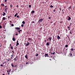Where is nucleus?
Segmentation results:
<instances>
[{"mask_svg":"<svg viewBox=\"0 0 75 75\" xmlns=\"http://www.w3.org/2000/svg\"><path fill=\"white\" fill-rule=\"evenodd\" d=\"M18 42V40H17V42Z\"/></svg>","mask_w":75,"mask_h":75,"instance_id":"63","label":"nucleus"},{"mask_svg":"<svg viewBox=\"0 0 75 75\" xmlns=\"http://www.w3.org/2000/svg\"><path fill=\"white\" fill-rule=\"evenodd\" d=\"M14 16H15V17H16V16H17V15H16V14H15L14 15Z\"/></svg>","mask_w":75,"mask_h":75,"instance_id":"47","label":"nucleus"},{"mask_svg":"<svg viewBox=\"0 0 75 75\" xmlns=\"http://www.w3.org/2000/svg\"><path fill=\"white\" fill-rule=\"evenodd\" d=\"M15 29H16V30H20V28L19 27H16L15 28Z\"/></svg>","mask_w":75,"mask_h":75,"instance_id":"9","label":"nucleus"},{"mask_svg":"<svg viewBox=\"0 0 75 75\" xmlns=\"http://www.w3.org/2000/svg\"><path fill=\"white\" fill-rule=\"evenodd\" d=\"M8 18H10V16H8Z\"/></svg>","mask_w":75,"mask_h":75,"instance_id":"55","label":"nucleus"},{"mask_svg":"<svg viewBox=\"0 0 75 75\" xmlns=\"http://www.w3.org/2000/svg\"><path fill=\"white\" fill-rule=\"evenodd\" d=\"M62 13L63 14H64V12H63Z\"/></svg>","mask_w":75,"mask_h":75,"instance_id":"59","label":"nucleus"},{"mask_svg":"<svg viewBox=\"0 0 75 75\" xmlns=\"http://www.w3.org/2000/svg\"><path fill=\"white\" fill-rule=\"evenodd\" d=\"M69 54L70 56H71L72 55V53Z\"/></svg>","mask_w":75,"mask_h":75,"instance_id":"24","label":"nucleus"},{"mask_svg":"<svg viewBox=\"0 0 75 75\" xmlns=\"http://www.w3.org/2000/svg\"><path fill=\"white\" fill-rule=\"evenodd\" d=\"M1 67H3V64H1Z\"/></svg>","mask_w":75,"mask_h":75,"instance_id":"43","label":"nucleus"},{"mask_svg":"<svg viewBox=\"0 0 75 75\" xmlns=\"http://www.w3.org/2000/svg\"><path fill=\"white\" fill-rule=\"evenodd\" d=\"M50 7H52V8H53V7H54V6H52V5H51L50 6Z\"/></svg>","mask_w":75,"mask_h":75,"instance_id":"28","label":"nucleus"},{"mask_svg":"<svg viewBox=\"0 0 75 75\" xmlns=\"http://www.w3.org/2000/svg\"><path fill=\"white\" fill-rule=\"evenodd\" d=\"M11 69H8L7 70V72H11Z\"/></svg>","mask_w":75,"mask_h":75,"instance_id":"2","label":"nucleus"},{"mask_svg":"<svg viewBox=\"0 0 75 75\" xmlns=\"http://www.w3.org/2000/svg\"><path fill=\"white\" fill-rule=\"evenodd\" d=\"M55 54V52L53 53V54Z\"/></svg>","mask_w":75,"mask_h":75,"instance_id":"54","label":"nucleus"},{"mask_svg":"<svg viewBox=\"0 0 75 75\" xmlns=\"http://www.w3.org/2000/svg\"><path fill=\"white\" fill-rule=\"evenodd\" d=\"M16 58H16H17V57H16V58Z\"/></svg>","mask_w":75,"mask_h":75,"instance_id":"64","label":"nucleus"},{"mask_svg":"<svg viewBox=\"0 0 75 75\" xmlns=\"http://www.w3.org/2000/svg\"><path fill=\"white\" fill-rule=\"evenodd\" d=\"M28 64V62H26V64Z\"/></svg>","mask_w":75,"mask_h":75,"instance_id":"58","label":"nucleus"},{"mask_svg":"<svg viewBox=\"0 0 75 75\" xmlns=\"http://www.w3.org/2000/svg\"><path fill=\"white\" fill-rule=\"evenodd\" d=\"M49 45H50V44L49 43V42H47L46 43V45H48V46Z\"/></svg>","mask_w":75,"mask_h":75,"instance_id":"16","label":"nucleus"},{"mask_svg":"<svg viewBox=\"0 0 75 75\" xmlns=\"http://www.w3.org/2000/svg\"><path fill=\"white\" fill-rule=\"evenodd\" d=\"M67 28H71V27H69V26H67Z\"/></svg>","mask_w":75,"mask_h":75,"instance_id":"32","label":"nucleus"},{"mask_svg":"<svg viewBox=\"0 0 75 75\" xmlns=\"http://www.w3.org/2000/svg\"><path fill=\"white\" fill-rule=\"evenodd\" d=\"M42 21H43V18H41V19H39V21H38V23L39 24H40V23H41V22H42Z\"/></svg>","mask_w":75,"mask_h":75,"instance_id":"1","label":"nucleus"},{"mask_svg":"<svg viewBox=\"0 0 75 75\" xmlns=\"http://www.w3.org/2000/svg\"><path fill=\"white\" fill-rule=\"evenodd\" d=\"M49 19H51V17H49Z\"/></svg>","mask_w":75,"mask_h":75,"instance_id":"56","label":"nucleus"},{"mask_svg":"<svg viewBox=\"0 0 75 75\" xmlns=\"http://www.w3.org/2000/svg\"><path fill=\"white\" fill-rule=\"evenodd\" d=\"M22 31V30H17V31H18V32H19V34H20V31Z\"/></svg>","mask_w":75,"mask_h":75,"instance_id":"15","label":"nucleus"},{"mask_svg":"<svg viewBox=\"0 0 75 75\" xmlns=\"http://www.w3.org/2000/svg\"><path fill=\"white\" fill-rule=\"evenodd\" d=\"M69 30H70V28H69Z\"/></svg>","mask_w":75,"mask_h":75,"instance_id":"62","label":"nucleus"},{"mask_svg":"<svg viewBox=\"0 0 75 75\" xmlns=\"http://www.w3.org/2000/svg\"><path fill=\"white\" fill-rule=\"evenodd\" d=\"M38 55V54H36V56L37 57Z\"/></svg>","mask_w":75,"mask_h":75,"instance_id":"42","label":"nucleus"},{"mask_svg":"<svg viewBox=\"0 0 75 75\" xmlns=\"http://www.w3.org/2000/svg\"><path fill=\"white\" fill-rule=\"evenodd\" d=\"M14 51H15L14 50L12 51V52H13V54H14Z\"/></svg>","mask_w":75,"mask_h":75,"instance_id":"20","label":"nucleus"},{"mask_svg":"<svg viewBox=\"0 0 75 75\" xmlns=\"http://www.w3.org/2000/svg\"><path fill=\"white\" fill-rule=\"evenodd\" d=\"M10 47L11 49V50H13V47L12 46H11Z\"/></svg>","mask_w":75,"mask_h":75,"instance_id":"12","label":"nucleus"},{"mask_svg":"<svg viewBox=\"0 0 75 75\" xmlns=\"http://www.w3.org/2000/svg\"><path fill=\"white\" fill-rule=\"evenodd\" d=\"M67 52H68L67 51L65 50L64 52V53H67Z\"/></svg>","mask_w":75,"mask_h":75,"instance_id":"26","label":"nucleus"},{"mask_svg":"<svg viewBox=\"0 0 75 75\" xmlns=\"http://www.w3.org/2000/svg\"><path fill=\"white\" fill-rule=\"evenodd\" d=\"M25 57L26 58V59H28V57H27V55H26L25 56Z\"/></svg>","mask_w":75,"mask_h":75,"instance_id":"19","label":"nucleus"},{"mask_svg":"<svg viewBox=\"0 0 75 75\" xmlns=\"http://www.w3.org/2000/svg\"><path fill=\"white\" fill-rule=\"evenodd\" d=\"M59 10L60 11H61V8H59Z\"/></svg>","mask_w":75,"mask_h":75,"instance_id":"52","label":"nucleus"},{"mask_svg":"<svg viewBox=\"0 0 75 75\" xmlns=\"http://www.w3.org/2000/svg\"><path fill=\"white\" fill-rule=\"evenodd\" d=\"M6 13H4V12H3V16H6Z\"/></svg>","mask_w":75,"mask_h":75,"instance_id":"11","label":"nucleus"},{"mask_svg":"<svg viewBox=\"0 0 75 75\" xmlns=\"http://www.w3.org/2000/svg\"><path fill=\"white\" fill-rule=\"evenodd\" d=\"M2 28V26L1 25H0V28Z\"/></svg>","mask_w":75,"mask_h":75,"instance_id":"41","label":"nucleus"},{"mask_svg":"<svg viewBox=\"0 0 75 75\" xmlns=\"http://www.w3.org/2000/svg\"><path fill=\"white\" fill-rule=\"evenodd\" d=\"M10 23H12V21H10Z\"/></svg>","mask_w":75,"mask_h":75,"instance_id":"61","label":"nucleus"},{"mask_svg":"<svg viewBox=\"0 0 75 75\" xmlns=\"http://www.w3.org/2000/svg\"><path fill=\"white\" fill-rule=\"evenodd\" d=\"M48 55V54H45V57H47V55Z\"/></svg>","mask_w":75,"mask_h":75,"instance_id":"18","label":"nucleus"},{"mask_svg":"<svg viewBox=\"0 0 75 75\" xmlns=\"http://www.w3.org/2000/svg\"><path fill=\"white\" fill-rule=\"evenodd\" d=\"M15 35H18V34L16 33Z\"/></svg>","mask_w":75,"mask_h":75,"instance_id":"48","label":"nucleus"},{"mask_svg":"<svg viewBox=\"0 0 75 75\" xmlns=\"http://www.w3.org/2000/svg\"><path fill=\"white\" fill-rule=\"evenodd\" d=\"M12 40L13 41H16V39L15 38H12Z\"/></svg>","mask_w":75,"mask_h":75,"instance_id":"13","label":"nucleus"},{"mask_svg":"<svg viewBox=\"0 0 75 75\" xmlns=\"http://www.w3.org/2000/svg\"><path fill=\"white\" fill-rule=\"evenodd\" d=\"M8 7V6H5V8H7V7Z\"/></svg>","mask_w":75,"mask_h":75,"instance_id":"38","label":"nucleus"},{"mask_svg":"<svg viewBox=\"0 0 75 75\" xmlns=\"http://www.w3.org/2000/svg\"><path fill=\"white\" fill-rule=\"evenodd\" d=\"M22 23H23V25H24V24H25V21H23L22 22Z\"/></svg>","mask_w":75,"mask_h":75,"instance_id":"17","label":"nucleus"},{"mask_svg":"<svg viewBox=\"0 0 75 75\" xmlns=\"http://www.w3.org/2000/svg\"><path fill=\"white\" fill-rule=\"evenodd\" d=\"M17 18H19V16H17Z\"/></svg>","mask_w":75,"mask_h":75,"instance_id":"45","label":"nucleus"},{"mask_svg":"<svg viewBox=\"0 0 75 75\" xmlns=\"http://www.w3.org/2000/svg\"><path fill=\"white\" fill-rule=\"evenodd\" d=\"M68 17L69 18L68 19V20H71V17L69 16H68Z\"/></svg>","mask_w":75,"mask_h":75,"instance_id":"8","label":"nucleus"},{"mask_svg":"<svg viewBox=\"0 0 75 75\" xmlns=\"http://www.w3.org/2000/svg\"><path fill=\"white\" fill-rule=\"evenodd\" d=\"M1 5L2 7H4V4L3 3H2Z\"/></svg>","mask_w":75,"mask_h":75,"instance_id":"6","label":"nucleus"},{"mask_svg":"<svg viewBox=\"0 0 75 75\" xmlns=\"http://www.w3.org/2000/svg\"><path fill=\"white\" fill-rule=\"evenodd\" d=\"M57 39H58V40L60 39L61 38H60V37L59 35H57Z\"/></svg>","mask_w":75,"mask_h":75,"instance_id":"4","label":"nucleus"},{"mask_svg":"<svg viewBox=\"0 0 75 75\" xmlns=\"http://www.w3.org/2000/svg\"><path fill=\"white\" fill-rule=\"evenodd\" d=\"M62 23H63V21H62L60 22V23L61 24Z\"/></svg>","mask_w":75,"mask_h":75,"instance_id":"35","label":"nucleus"},{"mask_svg":"<svg viewBox=\"0 0 75 75\" xmlns=\"http://www.w3.org/2000/svg\"><path fill=\"white\" fill-rule=\"evenodd\" d=\"M6 19V18L5 17H4L3 18V20H5V19Z\"/></svg>","mask_w":75,"mask_h":75,"instance_id":"21","label":"nucleus"},{"mask_svg":"<svg viewBox=\"0 0 75 75\" xmlns=\"http://www.w3.org/2000/svg\"><path fill=\"white\" fill-rule=\"evenodd\" d=\"M69 8H71V6H70L69 7Z\"/></svg>","mask_w":75,"mask_h":75,"instance_id":"46","label":"nucleus"},{"mask_svg":"<svg viewBox=\"0 0 75 75\" xmlns=\"http://www.w3.org/2000/svg\"><path fill=\"white\" fill-rule=\"evenodd\" d=\"M32 23H33V24H34L35 23V21H33L32 22H31Z\"/></svg>","mask_w":75,"mask_h":75,"instance_id":"25","label":"nucleus"},{"mask_svg":"<svg viewBox=\"0 0 75 75\" xmlns=\"http://www.w3.org/2000/svg\"><path fill=\"white\" fill-rule=\"evenodd\" d=\"M29 8H31V5H30L29 6Z\"/></svg>","mask_w":75,"mask_h":75,"instance_id":"27","label":"nucleus"},{"mask_svg":"<svg viewBox=\"0 0 75 75\" xmlns=\"http://www.w3.org/2000/svg\"><path fill=\"white\" fill-rule=\"evenodd\" d=\"M10 8H11L12 7H13V6H12V5H11V4H10Z\"/></svg>","mask_w":75,"mask_h":75,"instance_id":"29","label":"nucleus"},{"mask_svg":"<svg viewBox=\"0 0 75 75\" xmlns=\"http://www.w3.org/2000/svg\"><path fill=\"white\" fill-rule=\"evenodd\" d=\"M56 11V10H55V9H54L53 11L54 12H55Z\"/></svg>","mask_w":75,"mask_h":75,"instance_id":"39","label":"nucleus"},{"mask_svg":"<svg viewBox=\"0 0 75 75\" xmlns=\"http://www.w3.org/2000/svg\"><path fill=\"white\" fill-rule=\"evenodd\" d=\"M11 26H14V24H11Z\"/></svg>","mask_w":75,"mask_h":75,"instance_id":"40","label":"nucleus"},{"mask_svg":"<svg viewBox=\"0 0 75 75\" xmlns=\"http://www.w3.org/2000/svg\"><path fill=\"white\" fill-rule=\"evenodd\" d=\"M21 27H24V25L22 24L21 25Z\"/></svg>","mask_w":75,"mask_h":75,"instance_id":"30","label":"nucleus"},{"mask_svg":"<svg viewBox=\"0 0 75 75\" xmlns=\"http://www.w3.org/2000/svg\"><path fill=\"white\" fill-rule=\"evenodd\" d=\"M13 65V64H11V65L12 67H14V66Z\"/></svg>","mask_w":75,"mask_h":75,"instance_id":"34","label":"nucleus"},{"mask_svg":"<svg viewBox=\"0 0 75 75\" xmlns=\"http://www.w3.org/2000/svg\"><path fill=\"white\" fill-rule=\"evenodd\" d=\"M48 39L50 40V41H51V40L52 39V38H48Z\"/></svg>","mask_w":75,"mask_h":75,"instance_id":"10","label":"nucleus"},{"mask_svg":"<svg viewBox=\"0 0 75 75\" xmlns=\"http://www.w3.org/2000/svg\"><path fill=\"white\" fill-rule=\"evenodd\" d=\"M5 63L4 62H3L2 64H4Z\"/></svg>","mask_w":75,"mask_h":75,"instance_id":"60","label":"nucleus"},{"mask_svg":"<svg viewBox=\"0 0 75 75\" xmlns=\"http://www.w3.org/2000/svg\"><path fill=\"white\" fill-rule=\"evenodd\" d=\"M10 61V60H9V59L7 60V62H8V61Z\"/></svg>","mask_w":75,"mask_h":75,"instance_id":"53","label":"nucleus"},{"mask_svg":"<svg viewBox=\"0 0 75 75\" xmlns=\"http://www.w3.org/2000/svg\"><path fill=\"white\" fill-rule=\"evenodd\" d=\"M16 16H17V15H18V13H16Z\"/></svg>","mask_w":75,"mask_h":75,"instance_id":"51","label":"nucleus"},{"mask_svg":"<svg viewBox=\"0 0 75 75\" xmlns=\"http://www.w3.org/2000/svg\"><path fill=\"white\" fill-rule=\"evenodd\" d=\"M7 0H5L4 2H7Z\"/></svg>","mask_w":75,"mask_h":75,"instance_id":"49","label":"nucleus"},{"mask_svg":"<svg viewBox=\"0 0 75 75\" xmlns=\"http://www.w3.org/2000/svg\"><path fill=\"white\" fill-rule=\"evenodd\" d=\"M35 12V11H32L31 12V14H34V13Z\"/></svg>","mask_w":75,"mask_h":75,"instance_id":"5","label":"nucleus"},{"mask_svg":"<svg viewBox=\"0 0 75 75\" xmlns=\"http://www.w3.org/2000/svg\"><path fill=\"white\" fill-rule=\"evenodd\" d=\"M19 45V43L18 42H16V46H17L18 45Z\"/></svg>","mask_w":75,"mask_h":75,"instance_id":"14","label":"nucleus"},{"mask_svg":"<svg viewBox=\"0 0 75 75\" xmlns=\"http://www.w3.org/2000/svg\"><path fill=\"white\" fill-rule=\"evenodd\" d=\"M7 9H8V8H6L4 9V10L6 13H7Z\"/></svg>","mask_w":75,"mask_h":75,"instance_id":"3","label":"nucleus"},{"mask_svg":"<svg viewBox=\"0 0 75 75\" xmlns=\"http://www.w3.org/2000/svg\"><path fill=\"white\" fill-rule=\"evenodd\" d=\"M70 33L71 34H72V32H71V30H70Z\"/></svg>","mask_w":75,"mask_h":75,"instance_id":"37","label":"nucleus"},{"mask_svg":"<svg viewBox=\"0 0 75 75\" xmlns=\"http://www.w3.org/2000/svg\"><path fill=\"white\" fill-rule=\"evenodd\" d=\"M13 60H14V61H16V60H17V59H16V58H14V59H13Z\"/></svg>","mask_w":75,"mask_h":75,"instance_id":"23","label":"nucleus"},{"mask_svg":"<svg viewBox=\"0 0 75 75\" xmlns=\"http://www.w3.org/2000/svg\"><path fill=\"white\" fill-rule=\"evenodd\" d=\"M14 56V55H13V54H12V55H11V57H13Z\"/></svg>","mask_w":75,"mask_h":75,"instance_id":"44","label":"nucleus"},{"mask_svg":"<svg viewBox=\"0 0 75 75\" xmlns=\"http://www.w3.org/2000/svg\"><path fill=\"white\" fill-rule=\"evenodd\" d=\"M28 40H30V41L31 40V38H28Z\"/></svg>","mask_w":75,"mask_h":75,"instance_id":"22","label":"nucleus"},{"mask_svg":"<svg viewBox=\"0 0 75 75\" xmlns=\"http://www.w3.org/2000/svg\"><path fill=\"white\" fill-rule=\"evenodd\" d=\"M16 7H18V5H16Z\"/></svg>","mask_w":75,"mask_h":75,"instance_id":"50","label":"nucleus"},{"mask_svg":"<svg viewBox=\"0 0 75 75\" xmlns=\"http://www.w3.org/2000/svg\"><path fill=\"white\" fill-rule=\"evenodd\" d=\"M74 49H73V48H71V51H74Z\"/></svg>","mask_w":75,"mask_h":75,"instance_id":"36","label":"nucleus"},{"mask_svg":"<svg viewBox=\"0 0 75 75\" xmlns=\"http://www.w3.org/2000/svg\"><path fill=\"white\" fill-rule=\"evenodd\" d=\"M53 42H54V41H55V39H54V40H53Z\"/></svg>","mask_w":75,"mask_h":75,"instance_id":"57","label":"nucleus"},{"mask_svg":"<svg viewBox=\"0 0 75 75\" xmlns=\"http://www.w3.org/2000/svg\"><path fill=\"white\" fill-rule=\"evenodd\" d=\"M29 44H30V43H29L28 42V43L26 44L25 46L27 47V46H28V45H29Z\"/></svg>","mask_w":75,"mask_h":75,"instance_id":"7","label":"nucleus"},{"mask_svg":"<svg viewBox=\"0 0 75 75\" xmlns=\"http://www.w3.org/2000/svg\"><path fill=\"white\" fill-rule=\"evenodd\" d=\"M71 24H72V23H70V25H69V26L71 27Z\"/></svg>","mask_w":75,"mask_h":75,"instance_id":"31","label":"nucleus"},{"mask_svg":"<svg viewBox=\"0 0 75 75\" xmlns=\"http://www.w3.org/2000/svg\"><path fill=\"white\" fill-rule=\"evenodd\" d=\"M65 47L66 48H67V47H68V45H66L65 46Z\"/></svg>","mask_w":75,"mask_h":75,"instance_id":"33","label":"nucleus"}]
</instances>
